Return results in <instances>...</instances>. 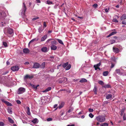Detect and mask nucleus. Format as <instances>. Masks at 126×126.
Masks as SVG:
<instances>
[{
	"label": "nucleus",
	"mask_w": 126,
	"mask_h": 126,
	"mask_svg": "<svg viewBox=\"0 0 126 126\" xmlns=\"http://www.w3.org/2000/svg\"><path fill=\"white\" fill-rule=\"evenodd\" d=\"M112 95L111 94H108L106 96V98L108 99L112 98Z\"/></svg>",
	"instance_id": "15"
},
{
	"label": "nucleus",
	"mask_w": 126,
	"mask_h": 126,
	"mask_svg": "<svg viewBox=\"0 0 126 126\" xmlns=\"http://www.w3.org/2000/svg\"><path fill=\"white\" fill-rule=\"evenodd\" d=\"M27 114L29 115H30L31 114V112L30 111V109L29 107H27Z\"/></svg>",
	"instance_id": "23"
},
{
	"label": "nucleus",
	"mask_w": 126,
	"mask_h": 126,
	"mask_svg": "<svg viewBox=\"0 0 126 126\" xmlns=\"http://www.w3.org/2000/svg\"><path fill=\"white\" fill-rule=\"evenodd\" d=\"M8 111L10 114H12V111L11 110V108H8L7 110Z\"/></svg>",
	"instance_id": "31"
},
{
	"label": "nucleus",
	"mask_w": 126,
	"mask_h": 126,
	"mask_svg": "<svg viewBox=\"0 0 126 126\" xmlns=\"http://www.w3.org/2000/svg\"><path fill=\"white\" fill-rule=\"evenodd\" d=\"M117 32H111V33L112 35H114L115 34H116L117 33Z\"/></svg>",
	"instance_id": "53"
},
{
	"label": "nucleus",
	"mask_w": 126,
	"mask_h": 126,
	"mask_svg": "<svg viewBox=\"0 0 126 126\" xmlns=\"http://www.w3.org/2000/svg\"><path fill=\"white\" fill-rule=\"evenodd\" d=\"M33 78V76H30L29 75L27 74L24 76V79L25 80L28 79H31Z\"/></svg>",
	"instance_id": "4"
},
{
	"label": "nucleus",
	"mask_w": 126,
	"mask_h": 126,
	"mask_svg": "<svg viewBox=\"0 0 126 126\" xmlns=\"http://www.w3.org/2000/svg\"><path fill=\"white\" fill-rule=\"evenodd\" d=\"M105 12L106 13L108 12V11L109 10V8H108V9L107 8H106L105 9Z\"/></svg>",
	"instance_id": "57"
},
{
	"label": "nucleus",
	"mask_w": 126,
	"mask_h": 126,
	"mask_svg": "<svg viewBox=\"0 0 126 126\" xmlns=\"http://www.w3.org/2000/svg\"><path fill=\"white\" fill-rule=\"evenodd\" d=\"M57 106V104H56L54 106V108H56Z\"/></svg>",
	"instance_id": "63"
},
{
	"label": "nucleus",
	"mask_w": 126,
	"mask_h": 126,
	"mask_svg": "<svg viewBox=\"0 0 126 126\" xmlns=\"http://www.w3.org/2000/svg\"><path fill=\"white\" fill-rule=\"evenodd\" d=\"M71 65L70 64H68L65 68L66 70H68L71 67Z\"/></svg>",
	"instance_id": "26"
},
{
	"label": "nucleus",
	"mask_w": 126,
	"mask_h": 126,
	"mask_svg": "<svg viewBox=\"0 0 126 126\" xmlns=\"http://www.w3.org/2000/svg\"><path fill=\"white\" fill-rule=\"evenodd\" d=\"M126 19V15L125 14H123L120 17V20H124Z\"/></svg>",
	"instance_id": "11"
},
{
	"label": "nucleus",
	"mask_w": 126,
	"mask_h": 126,
	"mask_svg": "<svg viewBox=\"0 0 126 126\" xmlns=\"http://www.w3.org/2000/svg\"><path fill=\"white\" fill-rule=\"evenodd\" d=\"M46 89L47 90V91H48L51 90V87H48V88H47Z\"/></svg>",
	"instance_id": "56"
},
{
	"label": "nucleus",
	"mask_w": 126,
	"mask_h": 126,
	"mask_svg": "<svg viewBox=\"0 0 126 126\" xmlns=\"http://www.w3.org/2000/svg\"><path fill=\"white\" fill-rule=\"evenodd\" d=\"M4 125V123L2 122H0V126H3Z\"/></svg>",
	"instance_id": "48"
},
{
	"label": "nucleus",
	"mask_w": 126,
	"mask_h": 126,
	"mask_svg": "<svg viewBox=\"0 0 126 126\" xmlns=\"http://www.w3.org/2000/svg\"><path fill=\"white\" fill-rule=\"evenodd\" d=\"M3 45L5 47H7L8 46L7 43L5 42H3Z\"/></svg>",
	"instance_id": "43"
},
{
	"label": "nucleus",
	"mask_w": 126,
	"mask_h": 126,
	"mask_svg": "<svg viewBox=\"0 0 126 126\" xmlns=\"http://www.w3.org/2000/svg\"><path fill=\"white\" fill-rule=\"evenodd\" d=\"M43 30L42 27H40L39 29V32L40 33H41Z\"/></svg>",
	"instance_id": "42"
},
{
	"label": "nucleus",
	"mask_w": 126,
	"mask_h": 126,
	"mask_svg": "<svg viewBox=\"0 0 126 126\" xmlns=\"http://www.w3.org/2000/svg\"><path fill=\"white\" fill-rule=\"evenodd\" d=\"M40 65L38 63H35L33 64L32 68H34L37 69L40 68Z\"/></svg>",
	"instance_id": "3"
},
{
	"label": "nucleus",
	"mask_w": 126,
	"mask_h": 126,
	"mask_svg": "<svg viewBox=\"0 0 126 126\" xmlns=\"http://www.w3.org/2000/svg\"><path fill=\"white\" fill-rule=\"evenodd\" d=\"M9 121L11 123L13 124L14 123V121L10 117L8 118Z\"/></svg>",
	"instance_id": "27"
},
{
	"label": "nucleus",
	"mask_w": 126,
	"mask_h": 126,
	"mask_svg": "<svg viewBox=\"0 0 126 126\" xmlns=\"http://www.w3.org/2000/svg\"><path fill=\"white\" fill-rule=\"evenodd\" d=\"M94 67L95 68V70H96L98 68V67H96V66H95L94 65Z\"/></svg>",
	"instance_id": "64"
},
{
	"label": "nucleus",
	"mask_w": 126,
	"mask_h": 126,
	"mask_svg": "<svg viewBox=\"0 0 126 126\" xmlns=\"http://www.w3.org/2000/svg\"><path fill=\"white\" fill-rule=\"evenodd\" d=\"M101 64V63L100 62H99V63L97 64L96 65H94L95 66H96V67H99V66H100Z\"/></svg>",
	"instance_id": "39"
},
{
	"label": "nucleus",
	"mask_w": 126,
	"mask_h": 126,
	"mask_svg": "<svg viewBox=\"0 0 126 126\" xmlns=\"http://www.w3.org/2000/svg\"><path fill=\"white\" fill-rule=\"evenodd\" d=\"M19 69V66H12L11 68V70L14 71H16L18 70Z\"/></svg>",
	"instance_id": "6"
},
{
	"label": "nucleus",
	"mask_w": 126,
	"mask_h": 126,
	"mask_svg": "<svg viewBox=\"0 0 126 126\" xmlns=\"http://www.w3.org/2000/svg\"><path fill=\"white\" fill-rule=\"evenodd\" d=\"M25 88L21 87L18 89V94H21L25 92Z\"/></svg>",
	"instance_id": "2"
},
{
	"label": "nucleus",
	"mask_w": 126,
	"mask_h": 126,
	"mask_svg": "<svg viewBox=\"0 0 126 126\" xmlns=\"http://www.w3.org/2000/svg\"><path fill=\"white\" fill-rule=\"evenodd\" d=\"M123 21H122V23L123 24H124L126 25V20H123Z\"/></svg>",
	"instance_id": "47"
},
{
	"label": "nucleus",
	"mask_w": 126,
	"mask_h": 126,
	"mask_svg": "<svg viewBox=\"0 0 126 126\" xmlns=\"http://www.w3.org/2000/svg\"><path fill=\"white\" fill-rule=\"evenodd\" d=\"M13 29L10 28L8 29L7 30V34L6 35L8 36V34H11L13 33Z\"/></svg>",
	"instance_id": "8"
},
{
	"label": "nucleus",
	"mask_w": 126,
	"mask_h": 126,
	"mask_svg": "<svg viewBox=\"0 0 126 126\" xmlns=\"http://www.w3.org/2000/svg\"><path fill=\"white\" fill-rule=\"evenodd\" d=\"M1 15L3 17H4L6 16L5 13L4 12H2L1 13Z\"/></svg>",
	"instance_id": "21"
},
{
	"label": "nucleus",
	"mask_w": 126,
	"mask_h": 126,
	"mask_svg": "<svg viewBox=\"0 0 126 126\" xmlns=\"http://www.w3.org/2000/svg\"><path fill=\"white\" fill-rule=\"evenodd\" d=\"M89 111L90 112H92L94 110L93 109L89 108Z\"/></svg>",
	"instance_id": "49"
},
{
	"label": "nucleus",
	"mask_w": 126,
	"mask_h": 126,
	"mask_svg": "<svg viewBox=\"0 0 126 126\" xmlns=\"http://www.w3.org/2000/svg\"><path fill=\"white\" fill-rule=\"evenodd\" d=\"M95 120L98 122L101 123L103 122L106 120L105 116L103 115H99L96 117Z\"/></svg>",
	"instance_id": "1"
},
{
	"label": "nucleus",
	"mask_w": 126,
	"mask_h": 126,
	"mask_svg": "<svg viewBox=\"0 0 126 126\" xmlns=\"http://www.w3.org/2000/svg\"><path fill=\"white\" fill-rule=\"evenodd\" d=\"M97 4L96 3H95L93 5V7H94L95 8H96L97 6Z\"/></svg>",
	"instance_id": "51"
},
{
	"label": "nucleus",
	"mask_w": 126,
	"mask_h": 126,
	"mask_svg": "<svg viewBox=\"0 0 126 126\" xmlns=\"http://www.w3.org/2000/svg\"><path fill=\"white\" fill-rule=\"evenodd\" d=\"M47 36L46 35L44 36L41 38V41H44L45 40V39L47 38Z\"/></svg>",
	"instance_id": "14"
},
{
	"label": "nucleus",
	"mask_w": 126,
	"mask_h": 126,
	"mask_svg": "<svg viewBox=\"0 0 126 126\" xmlns=\"http://www.w3.org/2000/svg\"><path fill=\"white\" fill-rule=\"evenodd\" d=\"M125 110V109H122L121 110V113L120 115L121 116H122L124 113V111Z\"/></svg>",
	"instance_id": "30"
},
{
	"label": "nucleus",
	"mask_w": 126,
	"mask_h": 126,
	"mask_svg": "<svg viewBox=\"0 0 126 126\" xmlns=\"http://www.w3.org/2000/svg\"><path fill=\"white\" fill-rule=\"evenodd\" d=\"M47 3L49 5H50L53 4V3L52 1H50L49 0H47Z\"/></svg>",
	"instance_id": "37"
},
{
	"label": "nucleus",
	"mask_w": 126,
	"mask_h": 126,
	"mask_svg": "<svg viewBox=\"0 0 126 126\" xmlns=\"http://www.w3.org/2000/svg\"><path fill=\"white\" fill-rule=\"evenodd\" d=\"M32 122L34 124L37 123L38 122V120L37 118H35L32 121Z\"/></svg>",
	"instance_id": "17"
},
{
	"label": "nucleus",
	"mask_w": 126,
	"mask_h": 126,
	"mask_svg": "<svg viewBox=\"0 0 126 126\" xmlns=\"http://www.w3.org/2000/svg\"><path fill=\"white\" fill-rule=\"evenodd\" d=\"M113 21L115 23H117L118 22V21L117 20V19L116 18H114L113 19Z\"/></svg>",
	"instance_id": "44"
},
{
	"label": "nucleus",
	"mask_w": 126,
	"mask_h": 126,
	"mask_svg": "<svg viewBox=\"0 0 126 126\" xmlns=\"http://www.w3.org/2000/svg\"><path fill=\"white\" fill-rule=\"evenodd\" d=\"M68 62H67L65 63H63L62 64V66L64 68H65L68 65Z\"/></svg>",
	"instance_id": "19"
},
{
	"label": "nucleus",
	"mask_w": 126,
	"mask_h": 126,
	"mask_svg": "<svg viewBox=\"0 0 126 126\" xmlns=\"http://www.w3.org/2000/svg\"><path fill=\"white\" fill-rule=\"evenodd\" d=\"M57 47L55 45H51L50 46L51 49V50H56L57 49Z\"/></svg>",
	"instance_id": "9"
},
{
	"label": "nucleus",
	"mask_w": 126,
	"mask_h": 126,
	"mask_svg": "<svg viewBox=\"0 0 126 126\" xmlns=\"http://www.w3.org/2000/svg\"><path fill=\"white\" fill-rule=\"evenodd\" d=\"M39 17H37L35 18H32V20L33 21H34L37 19H39Z\"/></svg>",
	"instance_id": "46"
},
{
	"label": "nucleus",
	"mask_w": 126,
	"mask_h": 126,
	"mask_svg": "<svg viewBox=\"0 0 126 126\" xmlns=\"http://www.w3.org/2000/svg\"><path fill=\"white\" fill-rule=\"evenodd\" d=\"M96 90V86H95L94 87V89L93 90V91L94 92V94H97Z\"/></svg>",
	"instance_id": "28"
},
{
	"label": "nucleus",
	"mask_w": 126,
	"mask_h": 126,
	"mask_svg": "<svg viewBox=\"0 0 126 126\" xmlns=\"http://www.w3.org/2000/svg\"><path fill=\"white\" fill-rule=\"evenodd\" d=\"M73 110V109L72 108H71L67 112H66V114H67V113H70Z\"/></svg>",
	"instance_id": "34"
},
{
	"label": "nucleus",
	"mask_w": 126,
	"mask_h": 126,
	"mask_svg": "<svg viewBox=\"0 0 126 126\" xmlns=\"http://www.w3.org/2000/svg\"><path fill=\"white\" fill-rule=\"evenodd\" d=\"M23 10L24 11V13L26 11V10L27 9V8L26 6L25 5V4L24 2L23 3Z\"/></svg>",
	"instance_id": "18"
},
{
	"label": "nucleus",
	"mask_w": 126,
	"mask_h": 126,
	"mask_svg": "<svg viewBox=\"0 0 126 126\" xmlns=\"http://www.w3.org/2000/svg\"><path fill=\"white\" fill-rule=\"evenodd\" d=\"M111 68H113L114 66V64L113 63H111Z\"/></svg>",
	"instance_id": "58"
},
{
	"label": "nucleus",
	"mask_w": 126,
	"mask_h": 126,
	"mask_svg": "<svg viewBox=\"0 0 126 126\" xmlns=\"http://www.w3.org/2000/svg\"><path fill=\"white\" fill-rule=\"evenodd\" d=\"M87 80L86 79L84 78H82L79 81V82H87Z\"/></svg>",
	"instance_id": "25"
},
{
	"label": "nucleus",
	"mask_w": 126,
	"mask_h": 126,
	"mask_svg": "<svg viewBox=\"0 0 126 126\" xmlns=\"http://www.w3.org/2000/svg\"><path fill=\"white\" fill-rule=\"evenodd\" d=\"M51 45H56L57 44L56 42L55 41H52L51 42Z\"/></svg>",
	"instance_id": "33"
},
{
	"label": "nucleus",
	"mask_w": 126,
	"mask_h": 126,
	"mask_svg": "<svg viewBox=\"0 0 126 126\" xmlns=\"http://www.w3.org/2000/svg\"><path fill=\"white\" fill-rule=\"evenodd\" d=\"M113 51L115 53H118L119 52V50L118 48L113 47L112 48Z\"/></svg>",
	"instance_id": "7"
},
{
	"label": "nucleus",
	"mask_w": 126,
	"mask_h": 126,
	"mask_svg": "<svg viewBox=\"0 0 126 126\" xmlns=\"http://www.w3.org/2000/svg\"><path fill=\"white\" fill-rule=\"evenodd\" d=\"M78 17L79 18H80L81 19H82L83 18V17L78 16Z\"/></svg>",
	"instance_id": "61"
},
{
	"label": "nucleus",
	"mask_w": 126,
	"mask_h": 126,
	"mask_svg": "<svg viewBox=\"0 0 126 126\" xmlns=\"http://www.w3.org/2000/svg\"><path fill=\"white\" fill-rule=\"evenodd\" d=\"M103 87L105 88H111V86L109 84L105 85L104 86H103Z\"/></svg>",
	"instance_id": "20"
},
{
	"label": "nucleus",
	"mask_w": 126,
	"mask_h": 126,
	"mask_svg": "<svg viewBox=\"0 0 126 126\" xmlns=\"http://www.w3.org/2000/svg\"><path fill=\"white\" fill-rule=\"evenodd\" d=\"M47 23V22H44L43 23V28H44L47 27V25H46Z\"/></svg>",
	"instance_id": "40"
},
{
	"label": "nucleus",
	"mask_w": 126,
	"mask_h": 126,
	"mask_svg": "<svg viewBox=\"0 0 126 126\" xmlns=\"http://www.w3.org/2000/svg\"><path fill=\"white\" fill-rule=\"evenodd\" d=\"M38 40H39V38H34V39H32L29 42V44H28L29 45L31 43H32L34 41H38Z\"/></svg>",
	"instance_id": "12"
},
{
	"label": "nucleus",
	"mask_w": 126,
	"mask_h": 126,
	"mask_svg": "<svg viewBox=\"0 0 126 126\" xmlns=\"http://www.w3.org/2000/svg\"><path fill=\"white\" fill-rule=\"evenodd\" d=\"M116 73H119L120 72V70L119 69H116Z\"/></svg>",
	"instance_id": "50"
},
{
	"label": "nucleus",
	"mask_w": 126,
	"mask_h": 126,
	"mask_svg": "<svg viewBox=\"0 0 126 126\" xmlns=\"http://www.w3.org/2000/svg\"><path fill=\"white\" fill-rule=\"evenodd\" d=\"M126 114L125 113H124L123 115V119L124 120H126Z\"/></svg>",
	"instance_id": "45"
},
{
	"label": "nucleus",
	"mask_w": 126,
	"mask_h": 126,
	"mask_svg": "<svg viewBox=\"0 0 126 126\" xmlns=\"http://www.w3.org/2000/svg\"><path fill=\"white\" fill-rule=\"evenodd\" d=\"M41 50L43 52H46L47 51V49L46 47H44L41 48Z\"/></svg>",
	"instance_id": "10"
},
{
	"label": "nucleus",
	"mask_w": 126,
	"mask_h": 126,
	"mask_svg": "<svg viewBox=\"0 0 126 126\" xmlns=\"http://www.w3.org/2000/svg\"><path fill=\"white\" fill-rule=\"evenodd\" d=\"M16 102L18 104H20L21 103V101L19 100H16Z\"/></svg>",
	"instance_id": "55"
},
{
	"label": "nucleus",
	"mask_w": 126,
	"mask_h": 126,
	"mask_svg": "<svg viewBox=\"0 0 126 126\" xmlns=\"http://www.w3.org/2000/svg\"><path fill=\"white\" fill-rule=\"evenodd\" d=\"M1 100L2 102H4L5 104H6V102H7V101H5L4 99H1Z\"/></svg>",
	"instance_id": "54"
},
{
	"label": "nucleus",
	"mask_w": 126,
	"mask_h": 126,
	"mask_svg": "<svg viewBox=\"0 0 126 126\" xmlns=\"http://www.w3.org/2000/svg\"><path fill=\"white\" fill-rule=\"evenodd\" d=\"M89 116L91 118H92L94 116V115L92 113H90Z\"/></svg>",
	"instance_id": "41"
},
{
	"label": "nucleus",
	"mask_w": 126,
	"mask_h": 126,
	"mask_svg": "<svg viewBox=\"0 0 126 126\" xmlns=\"http://www.w3.org/2000/svg\"><path fill=\"white\" fill-rule=\"evenodd\" d=\"M6 102V104L8 106H12V104L8 102L7 101V102Z\"/></svg>",
	"instance_id": "35"
},
{
	"label": "nucleus",
	"mask_w": 126,
	"mask_h": 126,
	"mask_svg": "<svg viewBox=\"0 0 126 126\" xmlns=\"http://www.w3.org/2000/svg\"><path fill=\"white\" fill-rule=\"evenodd\" d=\"M56 40L58 41L59 43L63 45V43L61 40L58 39H56Z\"/></svg>",
	"instance_id": "32"
},
{
	"label": "nucleus",
	"mask_w": 126,
	"mask_h": 126,
	"mask_svg": "<svg viewBox=\"0 0 126 126\" xmlns=\"http://www.w3.org/2000/svg\"><path fill=\"white\" fill-rule=\"evenodd\" d=\"M64 104V103L63 102H62L59 105V106L58 107V108L59 109H60L62 108Z\"/></svg>",
	"instance_id": "16"
},
{
	"label": "nucleus",
	"mask_w": 126,
	"mask_h": 126,
	"mask_svg": "<svg viewBox=\"0 0 126 126\" xmlns=\"http://www.w3.org/2000/svg\"><path fill=\"white\" fill-rule=\"evenodd\" d=\"M120 3L121 4H123L124 3L123 2V0H120Z\"/></svg>",
	"instance_id": "62"
},
{
	"label": "nucleus",
	"mask_w": 126,
	"mask_h": 126,
	"mask_svg": "<svg viewBox=\"0 0 126 126\" xmlns=\"http://www.w3.org/2000/svg\"><path fill=\"white\" fill-rule=\"evenodd\" d=\"M39 85H37L36 86H35V87H34V89L35 90H36L37 89V87H38L39 86Z\"/></svg>",
	"instance_id": "60"
},
{
	"label": "nucleus",
	"mask_w": 126,
	"mask_h": 126,
	"mask_svg": "<svg viewBox=\"0 0 126 126\" xmlns=\"http://www.w3.org/2000/svg\"><path fill=\"white\" fill-rule=\"evenodd\" d=\"M112 35L111 34V33H110L107 36V37H110V36H111Z\"/></svg>",
	"instance_id": "59"
},
{
	"label": "nucleus",
	"mask_w": 126,
	"mask_h": 126,
	"mask_svg": "<svg viewBox=\"0 0 126 126\" xmlns=\"http://www.w3.org/2000/svg\"><path fill=\"white\" fill-rule=\"evenodd\" d=\"M52 119L51 118H48L47 119V121H52Z\"/></svg>",
	"instance_id": "52"
},
{
	"label": "nucleus",
	"mask_w": 126,
	"mask_h": 126,
	"mask_svg": "<svg viewBox=\"0 0 126 126\" xmlns=\"http://www.w3.org/2000/svg\"><path fill=\"white\" fill-rule=\"evenodd\" d=\"M98 83L99 84L101 85H103L104 83L103 81L102 80H100L98 81Z\"/></svg>",
	"instance_id": "36"
},
{
	"label": "nucleus",
	"mask_w": 126,
	"mask_h": 126,
	"mask_svg": "<svg viewBox=\"0 0 126 126\" xmlns=\"http://www.w3.org/2000/svg\"><path fill=\"white\" fill-rule=\"evenodd\" d=\"M110 41V42L111 44H113L115 42V40L113 39L111 40Z\"/></svg>",
	"instance_id": "38"
},
{
	"label": "nucleus",
	"mask_w": 126,
	"mask_h": 126,
	"mask_svg": "<svg viewBox=\"0 0 126 126\" xmlns=\"http://www.w3.org/2000/svg\"><path fill=\"white\" fill-rule=\"evenodd\" d=\"M109 74V72L107 71L104 72L103 73V75L104 76H107Z\"/></svg>",
	"instance_id": "24"
},
{
	"label": "nucleus",
	"mask_w": 126,
	"mask_h": 126,
	"mask_svg": "<svg viewBox=\"0 0 126 126\" xmlns=\"http://www.w3.org/2000/svg\"><path fill=\"white\" fill-rule=\"evenodd\" d=\"M108 126V124L107 123H104L100 124V126Z\"/></svg>",
	"instance_id": "29"
},
{
	"label": "nucleus",
	"mask_w": 126,
	"mask_h": 126,
	"mask_svg": "<svg viewBox=\"0 0 126 126\" xmlns=\"http://www.w3.org/2000/svg\"><path fill=\"white\" fill-rule=\"evenodd\" d=\"M23 52L25 53H29L30 50L28 48H24L23 49Z\"/></svg>",
	"instance_id": "13"
},
{
	"label": "nucleus",
	"mask_w": 126,
	"mask_h": 126,
	"mask_svg": "<svg viewBox=\"0 0 126 126\" xmlns=\"http://www.w3.org/2000/svg\"><path fill=\"white\" fill-rule=\"evenodd\" d=\"M67 79L65 77L63 78L62 79H59V82L60 83H63L66 82L67 81Z\"/></svg>",
	"instance_id": "5"
},
{
	"label": "nucleus",
	"mask_w": 126,
	"mask_h": 126,
	"mask_svg": "<svg viewBox=\"0 0 126 126\" xmlns=\"http://www.w3.org/2000/svg\"><path fill=\"white\" fill-rule=\"evenodd\" d=\"M45 67V62L41 64L40 65V68L43 69Z\"/></svg>",
	"instance_id": "22"
}]
</instances>
